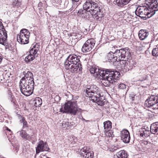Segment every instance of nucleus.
<instances>
[{"label": "nucleus", "instance_id": "c85d7f7f", "mask_svg": "<svg viewBox=\"0 0 158 158\" xmlns=\"http://www.w3.org/2000/svg\"><path fill=\"white\" fill-rule=\"evenodd\" d=\"M20 135L23 139L28 140L31 139V137L24 131L22 130L20 132Z\"/></svg>", "mask_w": 158, "mask_h": 158}, {"label": "nucleus", "instance_id": "f704fd0d", "mask_svg": "<svg viewBox=\"0 0 158 158\" xmlns=\"http://www.w3.org/2000/svg\"><path fill=\"white\" fill-rule=\"evenodd\" d=\"M126 87V85L123 83H120L118 86V89H125Z\"/></svg>", "mask_w": 158, "mask_h": 158}, {"label": "nucleus", "instance_id": "9b49d317", "mask_svg": "<svg viewBox=\"0 0 158 158\" xmlns=\"http://www.w3.org/2000/svg\"><path fill=\"white\" fill-rule=\"evenodd\" d=\"M95 44V40L92 38L88 40L82 46L81 50L83 52L90 51L94 47Z\"/></svg>", "mask_w": 158, "mask_h": 158}, {"label": "nucleus", "instance_id": "bb28decb", "mask_svg": "<svg viewBox=\"0 0 158 158\" xmlns=\"http://www.w3.org/2000/svg\"><path fill=\"white\" fill-rule=\"evenodd\" d=\"M131 0H116V3L119 6L122 7L127 4Z\"/></svg>", "mask_w": 158, "mask_h": 158}, {"label": "nucleus", "instance_id": "20e7f679", "mask_svg": "<svg viewBox=\"0 0 158 158\" xmlns=\"http://www.w3.org/2000/svg\"><path fill=\"white\" fill-rule=\"evenodd\" d=\"M135 12L137 16L144 20L150 18L155 13V11L150 10L145 6H138Z\"/></svg>", "mask_w": 158, "mask_h": 158}, {"label": "nucleus", "instance_id": "de8ad7c7", "mask_svg": "<svg viewBox=\"0 0 158 158\" xmlns=\"http://www.w3.org/2000/svg\"><path fill=\"white\" fill-rule=\"evenodd\" d=\"M1 22L0 21V24H1Z\"/></svg>", "mask_w": 158, "mask_h": 158}, {"label": "nucleus", "instance_id": "9d476101", "mask_svg": "<svg viewBox=\"0 0 158 158\" xmlns=\"http://www.w3.org/2000/svg\"><path fill=\"white\" fill-rule=\"evenodd\" d=\"M130 57L127 59V60H122L120 63V64L122 65L121 67H123L124 66V69H126V70L132 69L134 67L136 66L137 65V62L136 61L130 60L131 58L130 53Z\"/></svg>", "mask_w": 158, "mask_h": 158}, {"label": "nucleus", "instance_id": "7c9ffc66", "mask_svg": "<svg viewBox=\"0 0 158 158\" xmlns=\"http://www.w3.org/2000/svg\"><path fill=\"white\" fill-rule=\"evenodd\" d=\"M42 102L41 99L40 98H37L34 101V105L35 107H40L41 105Z\"/></svg>", "mask_w": 158, "mask_h": 158}, {"label": "nucleus", "instance_id": "4468645a", "mask_svg": "<svg viewBox=\"0 0 158 158\" xmlns=\"http://www.w3.org/2000/svg\"><path fill=\"white\" fill-rule=\"evenodd\" d=\"M49 150L46 143H44L43 141L40 140L38 143L37 146L36 148V153L38 154L40 152L44 151L49 152Z\"/></svg>", "mask_w": 158, "mask_h": 158}, {"label": "nucleus", "instance_id": "4c0bfd02", "mask_svg": "<svg viewBox=\"0 0 158 158\" xmlns=\"http://www.w3.org/2000/svg\"><path fill=\"white\" fill-rule=\"evenodd\" d=\"M105 133L106 135L110 137H113L114 136V135H113V132L110 130L109 132Z\"/></svg>", "mask_w": 158, "mask_h": 158}, {"label": "nucleus", "instance_id": "58836bf2", "mask_svg": "<svg viewBox=\"0 0 158 158\" xmlns=\"http://www.w3.org/2000/svg\"><path fill=\"white\" fill-rule=\"evenodd\" d=\"M23 123V128L28 127V125L27 122L26 120H25V121H24Z\"/></svg>", "mask_w": 158, "mask_h": 158}, {"label": "nucleus", "instance_id": "4be33fe9", "mask_svg": "<svg viewBox=\"0 0 158 158\" xmlns=\"http://www.w3.org/2000/svg\"><path fill=\"white\" fill-rule=\"evenodd\" d=\"M98 90V87L95 85H91L87 87L85 90L86 95L88 94H91L94 92H96Z\"/></svg>", "mask_w": 158, "mask_h": 158}, {"label": "nucleus", "instance_id": "f8f14e48", "mask_svg": "<svg viewBox=\"0 0 158 158\" xmlns=\"http://www.w3.org/2000/svg\"><path fill=\"white\" fill-rule=\"evenodd\" d=\"M86 96L90 98L93 102L97 103L99 105L102 106L104 104V102L100 99V94L98 92H94L90 94H88Z\"/></svg>", "mask_w": 158, "mask_h": 158}, {"label": "nucleus", "instance_id": "c03bdc74", "mask_svg": "<svg viewBox=\"0 0 158 158\" xmlns=\"http://www.w3.org/2000/svg\"><path fill=\"white\" fill-rule=\"evenodd\" d=\"M73 2H78L79 0H72Z\"/></svg>", "mask_w": 158, "mask_h": 158}, {"label": "nucleus", "instance_id": "a18cd8bd", "mask_svg": "<svg viewBox=\"0 0 158 158\" xmlns=\"http://www.w3.org/2000/svg\"><path fill=\"white\" fill-rule=\"evenodd\" d=\"M148 141H145V142H144V144H145L147 145L148 144Z\"/></svg>", "mask_w": 158, "mask_h": 158}, {"label": "nucleus", "instance_id": "6e6552de", "mask_svg": "<svg viewBox=\"0 0 158 158\" xmlns=\"http://www.w3.org/2000/svg\"><path fill=\"white\" fill-rule=\"evenodd\" d=\"M21 80L19 83V87L22 93L25 96H29L33 92L34 84L32 82L28 83L25 81H23Z\"/></svg>", "mask_w": 158, "mask_h": 158}, {"label": "nucleus", "instance_id": "a211bd4d", "mask_svg": "<svg viewBox=\"0 0 158 158\" xmlns=\"http://www.w3.org/2000/svg\"><path fill=\"white\" fill-rule=\"evenodd\" d=\"M7 34L5 29L0 30V44L5 45L7 41Z\"/></svg>", "mask_w": 158, "mask_h": 158}, {"label": "nucleus", "instance_id": "72a5a7b5", "mask_svg": "<svg viewBox=\"0 0 158 158\" xmlns=\"http://www.w3.org/2000/svg\"><path fill=\"white\" fill-rule=\"evenodd\" d=\"M93 152H88V151L86 154H85L84 158H93Z\"/></svg>", "mask_w": 158, "mask_h": 158}, {"label": "nucleus", "instance_id": "79ce46f5", "mask_svg": "<svg viewBox=\"0 0 158 158\" xmlns=\"http://www.w3.org/2000/svg\"><path fill=\"white\" fill-rule=\"evenodd\" d=\"M7 130L8 131H9L10 132V134L11 135V133H12V132H11V130L8 128H7Z\"/></svg>", "mask_w": 158, "mask_h": 158}, {"label": "nucleus", "instance_id": "473e14b6", "mask_svg": "<svg viewBox=\"0 0 158 158\" xmlns=\"http://www.w3.org/2000/svg\"><path fill=\"white\" fill-rule=\"evenodd\" d=\"M87 148L84 147L82 148L79 152V154L81 156H83L84 157L85 156V154H86L87 151L86 150Z\"/></svg>", "mask_w": 158, "mask_h": 158}, {"label": "nucleus", "instance_id": "ddd939ff", "mask_svg": "<svg viewBox=\"0 0 158 158\" xmlns=\"http://www.w3.org/2000/svg\"><path fill=\"white\" fill-rule=\"evenodd\" d=\"M39 50L38 47L36 48L34 46L29 52L30 54L27 56L25 58L24 60L27 63L32 61L34 59L38 56L37 52Z\"/></svg>", "mask_w": 158, "mask_h": 158}, {"label": "nucleus", "instance_id": "b1692460", "mask_svg": "<svg viewBox=\"0 0 158 158\" xmlns=\"http://www.w3.org/2000/svg\"><path fill=\"white\" fill-rule=\"evenodd\" d=\"M105 133L109 132L112 128L111 123L110 121L105 122L103 123Z\"/></svg>", "mask_w": 158, "mask_h": 158}, {"label": "nucleus", "instance_id": "aec40b11", "mask_svg": "<svg viewBox=\"0 0 158 158\" xmlns=\"http://www.w3.org/2000/svg\"><path fill=\"white\" fill-rule=\"evenodd\" d=\"M149 33L148 31L144 30H141L139 32V36L141 40H143L148 36Z\"/></svg>", "mask_w": 158, "mask_h": 158}, {"label": "nucleus", "instance_id": "e433bc0d", "mask_svg": "<svg viewBox=\"0 0 158 158\" xmlns=\"http://www.w3.org/2000/svg\"><path fill=\"white\" fill-rule=\"evenodd\" d=\"M69 123L68 122H66L65 121H63L62 123V126L63 127H69Z\"/></svg>", "mask_w": 158, "mask_h": 158}, {"label": "nucleus", "instance_id": "37998d69", "mask_svg": "<svg viewBox=\"0 0 158 158\" xmlns=\"http://www.w3.org/2000/svg\"><path fill=\"white\" fill-rule=\"evenodd\" d=\"M135 95H134V96H131V98L132 100L133 101L134 100V98H135Z\"/></svg>", "mask_w": 158, "mask_h": 158}, {"label": "nucleus", "instance_id": "49530a36", "mask_svg": "<svg viewBox=\"0 0 158 158\" xmlns=\"http://www.w3.org/2000/svg\"><path fill=\"white\" fill-rule=\"evenodd\" d=\"M1 61H2L1 56H0V63H1Z\"/></svg>", "mask_w": 158, "mask_h": 158}, {"label": "nucleus", "instance_id": "0eeeda50", "mask_svg": "<svg viewBox=\"0 0 158 158\" xmlns=\"http://www.w3.org/2000/svg\"><path fill=\"white\" fill-rule=\"evenodd\" d=\"M64 111L61 108L60 109V111L64 113H69L70 114L75 115L80 110V109L77 107L76 102L70 101H68L65 104Z\"/></svg>", "mask_w": 158, "mask_h": 158}, {"label": "nucleus", "instance_id": "dca6fc26", "mask_svg": "<svg viewBox=\"0 0 158 158\" xmlns=\"http://www.w3.org/2000/svg\"><path fill=\"white\" fill-rule=\"evenodd\" d=\"M23 74L24 75V77L21 79L23 80L22 81H25L26 82H27L28 83H31V82L33 84H34L33 75L32 73L29 71L27 72L24 71L23 72Z\"/></svg>", "mask_w": 158, "mask_h": 158}, {"label": "nucleus", "instance_id": "2eb2a0df", "mask_svg": "<svg viewBox=\"0 0 158 158\" xmlns=\"http://www.w3.org/2000/svg\"><path fill=\"white\" fill-rule=\"evenodd\" d=\"M145 3L148 6L150 9H152V11L158 10V0H146Z\"/></svg>", "mask_w": 158, "mask_h": 158}, {"label": "nucleus", "instance_id": "c756f323", "mask_svg": "<svg viewBox=\"0 0 158 158\" xmlns=\"http://www.w3.org/2000/svg\"><path fill=\"white\" fill-rule=\"evenodd\" d=\"M117 156L122 158H127V152L124 150H122L118 152L116 154Z\"/></svg>", "mask_w": 158, "mask_h": 158}, {"label": "nucleus", "instance_id": "423d86ee", "mask_svg": "<svg viewBox=\"0 0 158 158\" xmlns=\"http://www.w3.org/2000/svg\"><path fill=\"white\" fill-rule=\"evenodd\" d=\"M145 105L150 108L152 112L158 114V94L152 95L145 101Z\"/></svg>", "mask_w": 158, "mask_h": 158}, {"label": "nucleus", "instance_id": "a878e982", "mask_svg": "<svg viewBox=\"0 0 158 158\" xmlns=\"http://www.w3.org/2000/svg\"><path fill=\"white\" fill-rule=\"evenodd\" d=\"M82 34V32L80 31H73V32L71 34V36H73V39L79 40L81 39Z\"/></svg>", "mask_w": 158, "mask_h": 158}, {"label": "nucleus", "instance_id": "39448f33", "mask_svg": "<svg viewBox=\"0 0 158 158\" xmlns=\"http://www.w3.org/2000/svg\"><path fill=\"white\" fill-rule=\"evenodd\" d=\"M120 76L119 72L115 71V72H111L110 74H106L104 77L102 78L101 81V83L105 87L109 86L110 84L113 82H116Z\"/></svg>", "mask_w": 158, "mask_h": 158}, {"label": "nucleus", "instance_id": "2f4dec72", "mask_svg": "<svg viewBox=\"0 0 158 158\" xmlns=\"http://www.w3.org/2000/svg\"><path fill=\"white\" fill-rule=\"evenodd\" d=\"M152 54L154 56H158V45L153 48L152 52Z\"/></svg>", "mask_w": 158, "mask_h": 158}, {"label": "nucleus", "instance_id": "5701e85b", "mask_svg": "<svg viewBox=\"0 0 158 158\" xmlns=\"http://www.w3.org/2000/svg\"><path fill=\"white\" fill-rule=\"evenodd\" d=\"M150 131L152 134H158V123H154L151 125Z\"/></svg>", "mask_w": 158, "mask_h": 158}, {"label": "nucleus", "instance_id": "c9c22d12", "mask_svg": "<svg viewBox=\"0 0 158 158\" xmlns=\"http://www.w3.org/2000/svg\"><path fill=\"white\" fill-rule=\"evenodd\" d=\"M18 117L19 119V120L20 122L21 123H23L24 121H25V120L24 118L22 115H20L18 114Z\"/></svg>", "mask_w": 158, "mask_h": 158}, {"label": "nucleus", "instance_id": "6ab92c4d", "mask_svg": "<svg viewBox=\"0 0 158 158\" xmlns=\"http://www.w3.org/2000/svg\"><path fill=\"white\" fill-rule=\"evenodd\" d=\"M140 136L143 138H147L149 136L150 131L149 130V128L146 127V128H142L139 130Z\"/></svg>", "mask_w": 158, "mask_h": 158}, {"label": "nucleus", "instance_id": "1a4fd4ad", "mask_svg": "<svg viewBox=\"0 0 158 158\" xmlns=\"http://www.w3.org/2000/svg\"><path fill=\"white\" fill-rule=\"evenodd\" d=\"M30 33L28 30L26 29L21 30L19 34L17 35V40L21 44H26L28 43L29 39Z\"/></svg>", "mask_w": 158, "mask_h": 158}, {"label": "nucleus", "instance_id": "7ed1b4c3", "mask_svg": "<svg viewBox=\"0 0 158 158\" xmlns=\"http://www.w3.org/2000/svg\"><path fill=\"white\" fill-rule=\"evenodd\" d=\"M81 64L78 57L75 55H69L64 62V66L66 70H70L71 72H77L79 69L80 70Z\"/></svg>", "mask_w": 158, "mask_h": 158}, {"label": "nucleus", "instance_id": "412c9836", "mask_svg": "<svg viewBox=\"0 0 158 158\" xmlns=\"http://www.w3.org/2000/svg\"><path fill=\"white\" fill-rule=\"evenodd\" d=\"M98 71H99L98 72V73H99V74H98V77L99 75L100 76H102V78L104 77V76L106 74H108L110 73V74L111 72H115V71H112L110 70V69H106L105 70H102L100 69H99Z\"/></svg>", "mask_w": 158, "mask_h": 158}, {"label": "nucleus", "instance_id": "f257e3e1", "mask_svg": "<svg viewBox=\"0 0 158 158\" xmlns=\"http://www.w3.org/2000/svg\"><path fill=\"white\" fill-rule=\"evenodd\" d=\"M83 8L87 12H89L97 21H101L104 16L101 6L96 1L87 0L83 4Z\"/></svg>", "mask_w": 158, "mask_h": 158}, {"label": "nucleus", "instance_id": "cd10ccee", "mask_svg": "<svg viewBox=\"0 0 158 158\" xmlns=\"http://www.w3.org/2000/svg\"><path fill=\"white\" fill-rule=\"evenodd\" d=\"M90 73L94 74V76L96 77H98V72L99 71V68H98L95 66H92L89 69Z\"/></svg>", "mask_w": 158, "mask_h": 158}, {"label": "nucleus", "instance_id": "393cba45", "mask_svg": "<svg viewBox=\"0 0 158 158\" xmlns=\"http://www.w3.org/2000/svg\"><path fill=\"white\" fill-rule=\"evenodd\" d=\"M4 70L2 69H0V82L4 83L6 82L7 79H6V75Z\"/></svg>", "mask_w": 158, "mask_h": 158}, {"label": "nucleus", "instance_id": "ea45409f", "mask_svg": "<svg viewBox=\"0 0 158 158\" xmlns=\"http://www.w3.org/2000/svg\"><path fill=\"white\" fill-rule=\"evenodd\" d=\"M21 5V3L20 2H19L18 1L16 3L15 5L18 6H20Z\"/></svg>", "mask_w": 158, "mask_h": 158}, {"label": "nucleus", "instance_id": "a19ab883", "mask_svg": "<svg viewBox=\"0 0 158 158\" xmlns=\"http://www.w3.org/2000/svg\"><path fill=\"white\" fill-rule=\"evenodd\" d=\"M2 29H4L3 28V27L2 25V23L1 22V24H0V30H2Z\"/></svg>", "mask_w": 158, "mask_h": 158}, {"label": "nucleus", "instance_id": "f3484780", "mask_svg": "<svg viewBox=\"0 0 158 158\" xmlns=\"http://www.w3.org/2000/svg\"><path fill=\"white\" fill-rule=\"evenodd\" d=\"M121 139L123 141L126 143H129L130 139V133L126 129H123L120 132Z\"/></svg>", "mask_w": 158, "mask_h": 158}, {"label": "nucleus", "instance_id": "f03ea898", "mask_svg": "<svg viewBox=\"0 0 158 158\" xmlns=\"http://www.w3.org/2000/svg\"><path fill=\"white\" fill-rule=\"evenodd\" d=\"M129 57L130 51L126 48L116 50L114 53L110 52L107 55L108 59L110 62H114L116 61H120V63L122 60H127Z\"/></svg>", "mask_w": 158, "mask_h": 158}]
</instances>
